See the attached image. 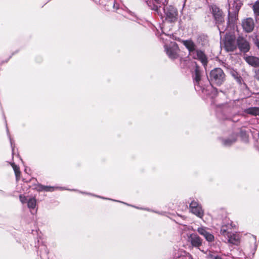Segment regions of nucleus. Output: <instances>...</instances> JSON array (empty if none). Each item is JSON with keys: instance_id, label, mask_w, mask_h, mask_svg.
Returning <instances> with one entry per match:
<instances>
[{"instance_id": "nucleus-28", "label": "nucleus", "mask_w": 259, "mask_h": 259, "mask_svg": "<svg viewBox=\"0 0 259 259\" xmlns=\"http://www.w3.org/2000/svg\"><path fill=\"white\" fill-rule=\"evenodd\" d=\"M253 42L254 45L256 46V47L259 50V38L257 36H255L254 38L253 39Z\"/></svg>"}, {"instance_id": "nucleus-16", "label": "nucleus", "mask_w": 259, "mask_h": 259, "mask_svg": "<svg viewBox=\"0 0 259 259\" xmlns=\"http://www.w3.org/2000/svg\"><path fill=\"white\" fill-rule=\"evenodd\" d=\"M245 61L253 67L259 66V58L252 56H246L244 57Z\"/></svg>"}, {"instance_id": "nucleus-11", "label": "nucleus", "mask_w": 259, "mask_h": 259, "mask_svg": "<svg viewBox=\"0 0 259 259\" xmlns=\"http://www.w3.org/2000/svg\"><path fill=\"white\" fill-rule=\"evenodd\" d=\"M237 137V133H233L227 137L220 138V141L223 146L230 147L236 142Z\"/></svg>"}, {"instance_id": "nucleus-32", "label": "nucleus", "mask_w": 259, "mask_h": 259, "mask_svg": "<svg viewBox=\"0 0 259 259\" xmlns=\"http://www.w3.org/2000/svg\"><path fill=\"white\" fill-rule=\"evenodd\" d=\"M46 187V186H44V185H42L41 184L39 185L38 186L39 191H45Z\"/></svg>"}, {"instance_id": "nucleus-13", "label": "nucleus", "mask_w": 259, "mask_h": 259, "mask_svg": "<svg viewBox=\"0 0 259 259\" xmlns=\"http://www.w3.org/2000/svg\"><path fill=\"white\" fill-rule=\"evenodd\" d=\"M242 27L246 32H251L254 27L253 20L250 18L244 20L242 22Z\"/></svg>"}, {"instance_id": "nucleus-37", "label": "nucleus", "mask_w": 259, "mask_h": 259, "mask_svg": "<svg viewBox=\"0 0 259 259\" xmlns=\"http://www.w3.org/2000/svg\"><path fill=\"white\" fill-rule=\"evenodd\" d=\"M215 259H221V258L220 257L217 256L215 257Z\"/></svg>"}, {"instance_id": "nucleus-29", "label": "nucleus", "mask_w": 259, "mask_h": 259, "mask_svg": "<svg viewBox=\"0 0 259 259\" xmlns=\"http://www.w3.org/2000/svg\"><path fill=\"white\" fill-rule=\"evenodd\" d=\"M19 199L20 201L22 203H25L28 202L27 198L25 196H22V195H20L19 196Z\"/></svg>"}, {"instance_id": "nucleus-19", "label": "nucleus", "mask_w": 259, "mask_h": 259, "mask_svg": "<svg viewBox=\"0 0 259 259\" xmlns=\"http://www.w3.org/2000/svg\"><path fill=\"white\" fill-rule=\"evenodd\" d=\"M244 112L245 113L256 116L259 114V108L255 107H250L245 109Z\"/></svg>"}, {"instance_id": "nucleus-15", "label": "nucleus", "mask_w": 259, "mask_h": 259, "mask_svg": "<svg viewBox=\"0 0 259 259\" xmlns=\"http://www.w3.org/2000/svg\"><path fill=\"white\" fill-rule=\"evenodd\" d=\"M189 240L192 246L199 247L202 244V240L199 236L196 234H192L189 237Z\"/></svg>"}, {"instance_id": "nucleus-14", "label": "nucleus", "mask_w": 259, "mask_h": 259, "mask_svg": "<svg viewBox=\"0 0 259 259\" xmlns=\"http://www.w3.org/2000/svg\"><path fill=\"white\" fill-rule=\"evenodd\" d=\"M228 243L234 245H237L240 242V237L239 235L236 233L231 232L225 237Z\"/></svg>"}, {"instance_id": "nucleus-35", "label": "nucleus", "mask_w": 259, "mask_h": 259, "mask_svg": "<svg viewBox=\"0 0 259 259\" xmlns=\"http://www.w3.org/2000/svg\"><path fill=\"white\" fill-rule=\"evenodd\" d=\"M162 3L163 5H166L167 4V0H164V2Z\"/></svg>"}, {"instance_id": "nucleus-5", "label": "nucleus", "mask_w": 259, "mask_h": 259, "mask_svg": "<svg viewBox=\"0 0 259 259\" xmlns=\"http://www.w3.org/2000/svg\"><path fill=\"white\" fill-rule=\"evenodd\" d=\"M164 50L168 57L172 60L179 57V49L176 42L171 41L169 44L164 45Z\"/></svg>"}, {"instance_id": "nucleus-26", "label": "nucleus", "mask_w": 259, "mask_h": 259, "mask_svg": "<svg viewBox=\"0 0 259 259\" xmlns=\"http://www.w3.org/2000/svg\"><path fill=\"white\" fill-rule=\"evenodd\" d=\"M204 237H205L206 240L209 242H211L214 239L213 235L208 232L206 233V234L205 235Z\"/></svg>"}, {"instance_id": "nucleus-25", "label": "nucleus", "mask_w": 259, "mask_h": 259, "mask_svg": "<svg viewBox=\"0 0 259 259\" xmlns=\"http://www.w3.org/2000/svg\"><path fill=\"white\" fill-rule=\"evenodd\" d=\"M12 166L13 167V168L15 171L16 177L17 178L20 174L19 167L14 163L12 164Z\"/></svg>"}, {"instance_id": "nucleus-24", "label": "nucleus", "mask_w": 259, "mask_h": 259, "mask_svg": "<svg viewBox=\"0 0 259 259\" xmlns=\"http://www.w3.org/2000/svg\"><path fill=\"white\" fill-rule=\"evenodd\" d=\"M253 10L254 14L257 16H259V0L256 1L253 5Z\"/></svg>"}, {"instance_id": "nucleus-10", "label": "nucleus", "mask_w": 259, "mask_h": 259, "mask_svg": "<svg viewBox=\"0 0 259 259\" xmlns=\"http://www.w3.org/2000/svg\"><path fill=\"white\" fill-rule=\"evenodd\" d=\"M192 57L194 59H197L199 60L202 65L205 67L207 64V58L202 51L196 49L191 55Z\"/></svg>"}, {"instance_id": "nucleus-18", "label": "nucleus", "mask_w": 259, "mask_h": 259, "mask_svg": "<svg viewBox=\"0 0 259 259\" xmlns=\"http://www.w3.org/2000/svg\"><path fill=\"white\" fill-rule=\"evenodd\" d=\"M193 76L194 84L195 86L197 85L198 87L199 85V81L201 80V72L198 66L196 67Z\"/></svg>"}, {"instance_id": "nucleus-30", "label": "nucleus", "mask_w": 259, "mask_h": 259, "mask_svg": "<svg viewBox=\"0 0 259 259\" xmlns=\"http://www.w3.org/2000/svg\"><path fill=\"white\" fill-rule=\"evenodd\" d=\"M39 249L40 250H39V251H40L39 255H40V257H41V250L44 249L45 250V253H48L47 250L46 249V247L44 245H41V246H39Z\"/></svg>"}, {"instance_id": "nucleus-2", "label": "nucleus", "mask_w": 259, "mask_h": 259, "mask_svg": "<svg viewBox=\"0 0 259 259\" xmlns=\"http://www.w3.org/2000/svg\"><path fill=\"white\" fill-rule=\"evenodd\" d=\"M211 10L215 24L218 27L220 34H221L225 32L229 25L233 24L234 22H231L230 23L228 24L227 22L225 23L223 12L217 6H212Z\"/></svg>"}, {"instance_id": "nucleus-9", "label": "nucleus", "mask_w": 259, "mask_h": 259, "mask_svg": "<svg viewBox=\"0 0 259 259\" xmlns=\"http://www.w3.org/2000/svg\"><path fill=\"white\" fill-rule=\"evenodd\" d=\"M190 209L191 212L200 218H202L204 215V211L200 204L196 201L193 200L190 204Z\"/></svg>"}, {"instance_id": "nucleus-12", "label": "nucleus", "mask_w": 259, "mask_h": 259, "mask_svg": "<svg viewBox=\"0 0 259 259\" xmlns=\"http://www.w3.org/2000/svg\"><path fill=\"white\" fill-rule=\"evenodd\" d=\"M233 226V222L230 220H226L223 223L220 231L221 234L225 237L232 232Z\"/></svg>"}, {"instance_id": "nucleus-38", "label": "nucleus", "mask_w": 259, "mask_h": 259, "mask_svg": "<svg viewBox=\"0 0 259 259\" xmlns=\"http://www.w3.org/2000/svg\"><path fill=\"white\" fill-rule=\"evenodd\" d=\"M161 38L163 39H164V38L162 36H161Z\"/></svg>"}, {"instance_id": "nucleus-3", "label": "nucleus", "mask_w": 259, "mask_h": 259, "mask_svg": "<svg viewBox=\"0 0 259 259\" xmlns=\"http://www.w3.org/2000/svg\"><path fill=\"white\" fill-rule=\"evenodd\" d=\"M208 79L211 84L220 86L225 81L226 75L221 68H215L210 72Z\"/></svg>"}, {"instance_id": "nucleus-23", "label": "nucleus", "mask_w": 259, "mask_h": 259, "mask_svg": "<svg viewBox=\"0 0 259 259\" xmlns=\"http://www.w3.org/2000/svg\"><path fill=\"white\" fill-rule=\"evenodd\" d=\"M65 190V189L59 187H52V186H46L45 191L47 192H53L54 191L56 190Z\"/></svg>"}, {"instance_id": "nucleus-36", "label": "nucleus", "mask_w": 259, "mask_h": 259, "mask_svg": "<svg viewBox=\"0 0 259 259\" xmlns=\"http://www.w3.org/2000/svg\"><path fill=\"white\" fill-rule=\"evenodd\" d=\"M10 143H11V146H12V142L11 138H10Z\"/></svg>"}, {"instance_id": "nucleus-27", "label": "nucleus", "mask_w": 259, "mask_h": 259, "mask_svg": "<svg viewBox=\"0 0 259 259\" xmlns=\"http://www.w3.org/2000/svg\"><path fill=\"white\" fill-rule=\"evenodd\" d=\"M198 232L201 235L204 236L207 231L205 227H199L197 229Z\"/></svg>"}, {"instance_id": "nucleus-17", "label": "nucleus", "mask_w": 259, "mask_h": 259, "mask_svg": "<svg viewBox=\"0 0 259 259\" xmlns=\"http://www.w3.org/2000/svg\"><path fill=\"white\" fill-rule=\"evenodd\" d=\"M183 44L188 50L190 56L196 50L195 44L191 40H184Z\"/></svg>"}, {"instance_id": "nucleus-33", "label": "nucleus", "mask_w": 259, "mask_h": 259, "mask_svg": "<svg viewBox=\"0 0 259 259\" xmlns=\"http://www.w3.org/2000/svg\"><path fill=\"white\" fill-rule=\"evenodd\" d=\"M79 192H80V193H81V194H87V195H89L94 196V195H93L92 194H91V193H86V192H81V191H80ZM95 196H96V195H95ZM96 197H99V198H102V199H106L105 198L102 197L98 196H96Z\"/></svg>"}, {"instance_id": "nucleus-1", "label": "nucleus", "mask_w": 259, "mask_h": 259, "mask_svg": "<svg viewBox=\"0 0 259 259\" xmlns=\"http://www.w3.org/2000/svg\"><path fill=\"white\" fill-rule=\"evenodd\" d=\"M238 100H230L226 98L224 101L218 100L213 104L218 114L220 113L226 115L231 113L233 109L238 106Z\"/></svg>"}, {"instance_id": "nucleus-21", "label": "nucleus", "mask_w": 259, "mask_h": 259, "mask_svg": "<svg viewBox=\"0 0 259 259\" xmlns=\"http://www.w3.org/2000/svg\"><path fill=\"white\" fill-rule=\"evenodd\" d=\"M36 203V201L35 198H30L27 202V206L30 209H33L35 207Z\"/></svg>"}, {"instance_id": "nucleus-22", "label": "nucleus", "mask_w": 259, "mask_h": 259, "mask_svg": "<svg viewBox=\"0 0 259 259\" xmlns=\"http://www.w3.org/2000/svg\"><path fill=\"white\" fill-rule=\"evenodd\" d=\"M240 136L244 141L246 142L247 141L248 136L247 134V131L244 128H241L240 130Z\"/></svg>"}, {"instance_id": "nucleus-4", "label": "nucleus", "mask_w": 259, "mask_h": 259, "mask_svg": "<svg viewBox=\"0 0 259 259\" xmlns=\"http://www.w3.org/2000/svg\"><path fill=\"white\" fill-rule=\"evenodd\" d=\"M228 24L234 22L236 16L240 9L242 3L240 0H228Z\"/></svg>"}, {"instance_id": "nucleus-20", "label": "nucleus", "mask_w": 259, "mask_h": 259, "mask_svg": "<svg viewBox=\"0 0 259 259\" xmlns=\"http://www.w3.org/2000/svg\"><path fill=\"white\" fill-rule=\"evenodd\" d=\"M154 1L155 2V4H153L152 6H149V7H151L152 10L155 11L157 13H159V8L161 7V3L159 0H154Z\"/></svg>"}, {"instance_id": "nucleus-8", "label": "nucleus", "mask_w": 259, "mask_h": 259, "mask_svg": "<svg viewBox=\"0 0 259 259\" xmlns=\"http://www.w3.org/2000/svg\"><path fill=\"white\" fill-rule=\"evenodd\" d=\"M164 7L163 10L166 15V19L170 22L174 21L176 19L177 11L175 8L172 6Z\"/></svg>"}, {"instance_id": "nucleus-6", "label": "nucleus", "mask_w": 259, "mask_h": 259, "mask_svg": "<svg viewBox=\"0 0 259 259\" xmlns=\"http://www.w3.org/2000/svg\"><path fill=\"white\" fill-rule=\"evenodd\" d=\"M225 50L227 52H233L237 49V43L235 35L226 33L224 40Z\"/></svg>"}, {"instance_id": "nucleus-7", "label": "nucleus", "mask_w": 259, "mask_h": 259, "mask_svg": "<svg viewBox=\"0 0 259 259\" xmlns=\"http://www.w3.org/2000/svg\"><path fill=\"white\" fill-rule=\"evenodd\" d=\"M237 48L239 51L243 53L249 52L250 49L249 42L247 40L246 37L242 35H239L236 39Z\"/></svg>"}, {"instance_id": "nucleus-31", "label": "nucleus", "mask_w": 259, "mask_h": 259, "mask_svg": "<svg viewBox=\"0 0 259 259\" xmlns=\"http://www.w3.org/2000/svg\"><path fill=\"white\" fill-rule=\"evenodd\" d=\"M255 75L254 77L257 80H259V68L255 70Z\"/></svg>"}, {"instance_id": "nucleus-34", "label": "nucleus", "mask_w": 259, "mask_h": 259, "mask_svg": "<svg viewBox=\"0 0 259 259\" xmlns=\"http://www.w3.org/2000/svg\"><path fill=\"white\" fill-rule=\"evenodd\" d=\"M233 75L234 76L235 78L239 79V77H238V75L236 72L233 73Z\"/></svg>"}]
</instances>
